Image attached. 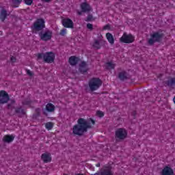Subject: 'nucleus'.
Returning a JSON list of instances; mask_svg holds the SVG:
<instances>
[{
	"instance_id": "obj_1",
	"label": "nucleus",
	"mask_w": 175,
	"mask_h": 175,
	"mask_svg": "<svg viewBox=\"0 0 175 175\" xmlns=\"http://www.w3.org/2000/svg\"><path fill=\"white\" fill-rule=\"evenodd\" d=\"M95 125V121L90 119L88 121L81 118L78 120V124L74 126L72 132L74 135H81L84 132H87L88 128H91Z\"/></svg>"
},
{
	"instance_id": "obj_21",
	"label": "nucleus",
	"mask_w": 175,
	"mask_h": 175,
	"mask_svg": "<svg viewBox=\"0 0 175 175\" xmlns=\"http://www.w3.org/2000/svg\"><path fill=\"white\" fill-rule=\"evenodd\" d=\"M54 109H55V107L51 103H49L46 106V109L47 110V111H54Z\"/></svg>"
},
{
	"instance_id": "obj_9",
	"label": "nucleus",
	"mask_w": 175,
	"mask_h": 175,
	"mask_svg": "<svg viewBox=\"0 0 175 175\" xmlns=\"http://www.w3.org/2000/svg\"><path fill=\"white\" fill-rule=\"evenodd\" d=\"M41 160L44 163H49L51 162V154L49 152H44L41 155Z\"/></svg>"
},
{
	"instance_id": "obj_28",
	"label": "nucleus",
	"mask_w": 175,
	"mask_h": 175,
	"mask_svg": "<svg viewBox=\"0 0 175 175\" xmlns=\"http://www.w3.org/2000/svg\"><path fill=\"white\" fill-rule=\"evenodd\" d=\"M87 28H88V29H90V31H92V28H93L92 24H91V23L88 24L87 25Z\"/></svg>"
},
{
	"instance_id": "obj_19",
	"label": "nucleus",
	"mask_w": 175,
	"mask_h": 175,
	"mask_svg": "<svg viewBox=\"0 0 175 175\" xmlns=\"http://www.w3.org/2000/svg\"><path fill=\"white\" fill-rule=\"evenodd\" d=\"M119 79H120V80H125L126 79H128V74L125 71L120 72Z\"/></svg>"
},
{
	"instance_id": "obj_15",
	"label": "nucleus",
	"mask_w": 175,
	"mask_h": 175,
	"mask_svg": "<svg viewBox=\"0 0 175 175\" xmlns=\"http://www.w3.org/2000/svg\"><path fill=\"white\" fill-rule=\"evenodd\" d=\"M81 9L82 12H90V10H92V8H91V6L88 5L86 2L82 3L81 4Z\"/></svg>"
},
{
	"instance_id": "obj_3",
	"label": "nucleus",
	"mask_w": 175,
	"mask_h": 175,
	"mask_svg": "<svg viewBox=\"0 0 175 175\" xmlns=\"http://www.w3.org/2000/svg\"><path fill=\"white\" fill-rule=\"evenodd\" d=\"M163 38V33L161 32H154L150 35V38L148 40L149 44H154L155 42H159Z\"/></svg>"
},
{
	"instance_id": "obj_36",
	"label": "nucleus",
	"mask_w": 175,
	"mask_h": 175,
	"mask_svg": "<svg viewBox=\"0 0 175 175\" xmlns=\"http://www.w3.org/2000/svg\"><path fill=\"white\" fill-rule=\"evenodd\" d=\"M173 100H174V103H175V97L174 98Z\"/></svg>"
},
{
	"instance_id": "obj_22",
	"label": "nucleus",
	"mask_w": 175,
	"mask_h": 175,
	"mask_svg": "<svg viewBox=\"0 0 175 175\" xmlns=\"http://www.w3.org/2000/svg\"><path fill=\"white\" fill-rule=\"evenodd\" d=\"M21 1L23 0H12V6H14V8H17V6L21 3Z\"/></svg>"
},
{
	"instance_id": "obj_6",
	"label": "nucleus",
	"mask_w": 175,
	"mask_h": 175,
	"mask_svg": "<svg viewBox=\"0 0 175 175\" xmlns=\"http://www.w3.org/2000/svg\"><path fill=\"white\" fill-rule=\"evenodd\" d=\"M135 37L131 34H126V33H124L122 38H120V42H122L123 43H133Z\"/></svg>"
},
{
	"instance_id": "obj_10",
	"label": "nucleus",
	"mask_w": 175,
	"mask_h": 175,
	"mask_svg": "<svg viewBox=\"0 0 175 175\" xmlns=\"http://www.w3.org/2000/svg\"><path fill=\"white\" fill-rule=\"evenodd\" d=\"M98 174L99 175H114V172L111 170V167H105L103 168V170L100 171V173Z\"/></svg>"
},
{
	"instance_id": "obj_37",
	"label": "nucleus",
	"mask_w": 175,
	"mask_h": 175,
	"mask_svg": "<svg viewBox=\"0 0 175 175\" xmlns=\"http://www.w3.org/2000/svg\"><path fill=\"white\" fill-rule=\"evenodd\" d=\"M79 14H81V12H79Z\"/></svg>"
},
{
	"instance_id": "obj_18",
	"label": "nucleus",
	"mask_w": 175,
	"mask_h": 175,
	"mask_svg": "<svg viewBox=\"0 0 175 175\" xmlns=\"http://www.w3.org/2000/svg\"><path fill=\"white\" fill-rule=\"evenodd\" d=\"M106 38L108 40L109 43H110V44H114V37H113V35H111V33H107L106 34Z\"/></svg>"
},
{
	"instance_id": "obj_35",
	"label": "nucleus",
	"mask_w": 175,
	"mask_h": 175,
	"mask_svg": "<svg viewBox=\"0 0 175 175\" xmlns=\"http://www.w3.org/2000/svg\"><path fill=\"white\" fill-rule=\"evenodd\" d=\"M25 105H29V102H27Z\"/></svg>"
},
{
	"instance_id": "obj_29",
	"label": "nucleus",
	"mask_w": 175,
	"mask_h": 175,
	"mask_svg": "<svg viewBox=\"0 0 175 175\" xmlns=\"http://www.w3.org/2000/svg\"><path fill=\"white\" fill-rule=\"evenodd\" d=\"M60 35H62V36H64V35H66V29H62L60 32Z\"/></svg>"
},
{
	"instance_id": "obj_12",
	"label": "nucleus",
	"mask_w": 175,
	"mask_h": 175,
	"mask_svg": "<svg viewBox=\"0 0 175 175\" xmlns=\"http://www.w3.org/2000/svg\"><path fill=\"white\" fill-rule=\"evenodd\" d=\"M162 175H174V171H173V169H172L170 167H165L162 172Z\"/></svg>"
},
{
	"instance_id": "obj_7",
	"label": "nucleus",
	"mask_w": 175,
	"mask_h": 175,
	"mask_svg": "<svg viewBox=\"0 0 175 175\" xmlns=\"http://www.w3.org/2000/svg\"><path fill=\"white\" fill-rule=\"evenodd\" d=\"M43 28H44V20H37V21L34 23L33 29L36 31H40V29H43Z\"/></svg>"
},
{
	"instance_id": "obj_25",
	"label": "nucleus",
	"mask_w": 175,
	"mask_h": 175,
	"mask_svg": "<svg viewBox=\"0 0 175 175\" xmlns=\"http://www.w3.org/2000/svg\"><path fill=\"white\" fill-rule=\"evenodd\" d=\"M96 116L97 117H103V116H105V113H103V111H97L96 113Z\"/></svg>"
},
{
	"instance_id": "obj_33",
	"label": "nucleus",
	"mask_w": 175,
	"mask_h": 175,
	"mask_svg": "<svg viewBox=\"0 0 175 175\" xmlns=\"http://www.w3.org/2000/svg\"><path fill=\"white\" fill-rule=\"evenodd\" d=\"M102 39V35L100 34L99 36V40H100Z\"/></svg>"
},
{
	"instance_id": "obj_20",
	"label": "nucleus",
	"mask_w": 175,
	"mask_h": 175,
	"mask_svg": "<svg viewBox=\"0 0 175 175\" xmlns=\"http://www.w3.org/2000/svg\"><path fill=\"white\" fill-rule=\"evenodd\" d=\"M105 65L107 69H114V67L116 66V64H114L113 62H109L106 63Z\"/></svg>"
},
{
	"instance_id": "obj_14",
	"label": "nucleus",
	"mask_w": 175,
	"mask_h": 175,
	"mask_svg": "<svg viewBox=\"0 0 175 175\" xmlns=\"http://www.w3.org/2000/svg\"><path fill=\"white\" fill-rule=\"evenodd\" d=\"M79 70L81 73H85V72L88 70V66H87V64L85 62H81Z\"/></svg>"
},
{
	"instance_id": "obj_13",
	"label": "nucleus",
	"mask_w": 175,
	"mask_h": 175,
	"mask_svg": "<svg viewBox=\"0 0 175 175\" xmlns=\"http://www.w3.org/2000/svg\"><path fill=\"white\" fill-rule=\"evenodd\" d=\"M52 35H53V33H51V31H48L44 33L43 34H41L40 38L42 40H45V41L50 40V39H51Z\"/></svg>"
},
{
	"instance_id": "obj_32",
	"label": "nucleus",
	"mask_w": 175,
	"mask_h": 175,
	"mask_svg": "<svg viewBox=\"0 0 175 175\" xmlns=\"http://www.w3.org/2000/svg\"><path fill=\"white\" fill-rule=\"evenodd\" d=\"M109 28H110V25H107L105 26L104 29H109Z\"/></svg>"
},
{
	"instance_id": "obj_38",
	"label": "nucleus",
	"mask_w": 175,
	"mask_h": 175,
	"mask_svg": "<svg viewBox=\"0 0 175 175\" xmlns=\"http://www.w3.org/2000/svg\"><path fill=\"white\" fill-rule=\"evenodd\" d=\"M18 113H20V111H17Z\"/></svg>"
},
{
	"instance_id": "obj_4",
	"label": "nucleus",
	"mask_w": 175,
	"mask_h": 175,
	"mask_svg": "<svg viewBox=\"0 0 175 175\" xmlns=\"http://www.w3.org/2000/svg\"><path fill=\"white\" fill-rule=\"evenodd\" d=\"M38 57L39 58H44V61H45V62H48V64H50L54 62L55 55H54V53H53L52 52H48L44 54H40Z\"/></svg>"
},
{
	"instance_id": "obj_31",
	"label": "nucleus",
	"mask_w": 175,
	"mask_h": 175,
	"mask_svg": "<svg viewBox=\"0 0 175 175\" xmlns=\"http://www.w3.org/2000/svg\"><path fill=\"white\" fill-rule=\"evenodd\" d=\"M10 59H11V62H13V63L16 62V57L11 56Z\"/></svg>"
},
{
	"instance_id": "obj_34",
	"label": "nucleus",
	"mask_w": 175,
	"mask_h": 175,
	"mask_svg": "<svg viewBox=\"0 0 175 175\" xmlns=\"http://www.w3.org/2000/svg\"><path fill=\"white\" fill-rule=\"evenodd\" d=\"M88 20L89 21H91V20H92V18H88Z\"/></svg>"
},
{
	"instance_id": "obj_11",
	"label": "nucleus",
	"mask_w": 175,
	"mask_h": 175,
	"mask_svg": "<svg viewBox=\"0 0 175 175\" xmlns=\"http://www.w3.org/2000/svg\"><path fill=\"white\" fill-rule=\"evenodd\" d=\"M62 24L66 28H73V21L70 18L63 19Z\"/></svg>"
},
{
	"instance_id": "obj_24",
	"label": "nucleus",
	"mask_w": 175,
	"mask_h": 175,
	"mask_svg": "<svg viewBox=\"0 0 175 175\" xmlns=\"http://www.w3.org/2000/svg\"><path fill=\"white\" fill-rule=\"evenodd\" d=\"M53 124L52 122H48L46 124L45 127L48 129V131H50L53 129Z\"/></svg>"
},
{
	"instance_id": "obj_27",
	"label": "nucleus",
	"mask_w": 175,
	"mask_h": 175,
	"mask_svg": "<svg viewBox=\"0 0 175 175\" xmlns=\"http://www.w3.org/2000/svg\"><path fill=\"white\" fill-rule=\"evenodd\" d=\"M26 5H32L33 0H24Z\"/></svg>"
},
{
	"instance_id": "obj_8",
	"label": "nucleus",
	"mask_w": 175,
	"mask_h": 175,
	"mask_svg": "<svg viewBox=\"0 0 175 175\" xmlns=\"http://www.w3.org/2000/svg\"><path fill=\"white\" fill-rule=\"evenodd\" d=\"M9 100V95L6 92L2 90L0 92V103H6Z\"/></svg>"
},
{
	"instance_id": "obj_5",
	"label": "nucleus",
	"mask_w": 175,
	"mask_h": 175,
	"mask_svg": "<svg viewBox=\"0 0 175 175\" xmlns=\"http://www.w3.org/2000/svg\"><path fill=\"white\" fill-rule=\"evenodd\" d=\"M128 136V132L125 129H119L116 131V139L119 140H124Z\"/></svg>"
},
{
	"instance_id": "obj_30",
	"label": "nucleus",
	"mask_w": 175,
	"mask_h": 175,
	"mask_svg": "<svg viewBox=\"0 0 175 175\" xmlns=\"http://www.w3.org/2000/svg\"><path fill=\"white\" fill-rule=\"evenodd\" d=\"M27 74L29 75V76H33V73L29 70H26Z\"/></svg>"
},
{
	"instance_id": "obj_39",
	"label": "nucleus",
	"mask_w": 175,
	"mask_h": 175,
	"mask_svg": "<svg viewBox=\"0 0 175 175\" xmlns=\"http://www.w3.org/2000/svg\"><path fill=\"white\" fill-rule=\"evenodd\" d=\"M97 166H99V165H97Z\"/></svg>"
},
{
	"instance_id": "obj_26",
	"label": "nucleus",
	"mask_w": 175,
	"mask_h": 175,
	"mask_svg": "<svg viewBox=\"0 0 175 175\" xmlns=\"http://www.w3.org/2000/svg\"><path fill=\"white\" fill-rule=\"evenodd\" d=\"M5 17H6V12L5 10H2L1 12V18L3 20H5Z\"/></svg>"
},
{
	"instance_id": "obj_23",
	"label": "nucleus",
	"mask_w": 175,
	"mask_h": 175,
	"mask_svg": "<svg viewBox=\"0 0 175 175\" xmlns=\"http://www.w3.org/2000/svg\"><path fill=\"white\" fill-rule=\"evenodd\" d=\"M93 46L94 47H95V49H100V44L99 40H95Z\"/></svg>"
},
{
	"instance_id": "obj_2",
	"label": "nucleus",
	"mask_w": 175,
	"mask_h": 175,
	"mask_svg": "<svg viewBox=\"0 0 175 175\" xmlns=\"http://www.w3.org/2000/svg\"><path fill=\"white\" fill-rule=\"evenodd\" d=\"M102 85V81L98 78H93L89 83V86L92 91H95Z\"/></svg>"
},
{
	"instance_id": "obj_16",
	"label": "nucleus",
	"mask_w": 175,
	"mask_h": 175,
	"mask_svg": "<svg viewBox=\"0 0 175 175\" xmlns=\"http://www.w3.org/2000/svg\"><path fill=\"white\" fill-rule=\"evenodd\" d=\"M68 62L70 64V65H76V64H79V62H81L80 59H79V57H76L75 56H71L69 58Z\"/></svg>"
},
{
	"instance_id": "obj_17",
	"label": "nucleus",
	"mask_w": 175,
	"mask_h": 175,
	"mask_svg": "<svg viewBox=\"0 0 175 175\" xmlns=\"http://www.w3.org/2000/svg\"><path fill=\"white\" fill-rule=\"evenodd\" d=\"M14 140V135H5L3 138V141L5 143H12Z\"/></svg>"
}]
</instances>
